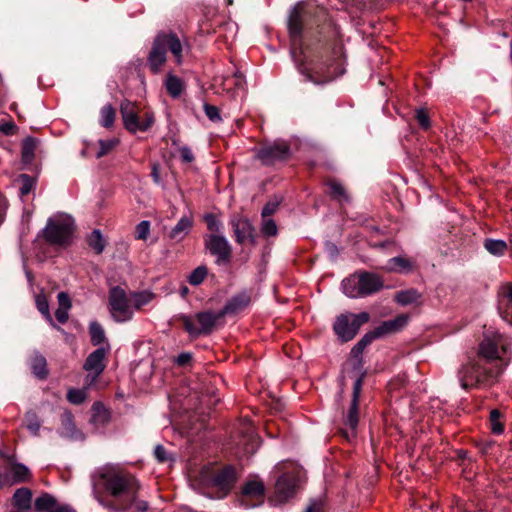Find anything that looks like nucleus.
Returning <instances> with one entry per match:
<instances>
[{
  "label": "nucleus",
  "mask_w": 512,
  "mask_h": 512,
  "mask_svg": "<svg viewBox=\"0 0 512 512\" xmlns=\"http://www.w3.org/2000/svg\"><path fill=\"white\" fill-rule=\"evenodd\" d=\"M341 287L347 297L357 299L370 296L381 290L383 281L374 273L361 271L345 278Z\"/></svg>",
  "instance_id": "f257e3e1"
},
{
  "label": "nucleus",
  "mask_w": 512,
  "mask_h": 512,
  "mask_svg": "<svg viewBox=\"0 0 512 512\" xmlns=\"http://www.w3.org/2000/svg\"><path fill=\"white\" fill-rule=\"evenodd\" d=\"M74 221L68 215H58L50 218L43 230L45 240L57 246H67L71 243Z\"/></svg>",
  "instance_id": "f03ea898"
},
{
  "label": "nucleus",
  "mask_w": 512,
  "mask_h": 512,
  "mask_svg": "<svg viewBox=\"0 0 512 512\" xmlns=\"http://www.w3.org/2000/svg\"><path fill=\"white\" fill-rule=\"evenodd\" d=\"M105 487L116 498L117 507H120L128 497L137 495L140 485L132 475L105 474Z\"/></svg>",
  "instance_id": "7ed1b4c3"
},
{
  "label": "nucleus",
  "mask_w": 512,
  "mask_h": 512,
  "mask_svg": "<svg viewBox=\"0 0 512 512\" xmlns=\"http://www.w3.org/2000/svg\"><path fill=\"white\" fill-rule=\"evenodd\" d=\"M120 113L124 127L131 133L147 131L154 123L153 113L146 111L140 114L135 103L124 100L120 104Z\"/></svg>",
  "instance_id": "20e7f679"
},
{
  "label": "nucleus",
  "mask_w": 512,
  "mask_h": 512,
  "mask_svg": "<svg viewBox=\"0 0 512 512\" xmlns=\"http://www.w3.org/2000/svg\"><path fill=\"white\" fill-rule=\"evenodd\" d=\"M457 377L461 387L468 389L470 386L486 383L495 376L491 370L484 368L478 360L470 359L459 368Z\"/></svg>",
  "instance_id": "39448f33"
},
{
  "label": "nucleus",
  "mask_w": 512,
  "mask_h": 512,
  "mask_svg": "<svg viewBox=\"0 0 512 512\" xmlns=\"http://www.w3.org/2000/svg\"><path fill=\"white\" fill-rule=\"evenodd\" d=\"M368 321L369 314L367 312L342 314L336 318L333 329L341 341L347 342L352 340L360 327Z\"/></svg>",
  "instance_id": "423d86ee"
},
{
  "label": "nucleus",
  "mask_w": 512,
  "mask_h": 512,
  "mask_svg": "<svg viewBox=\"0 0 512 512\" xmlns=\"http://www.w3.org/2000/svg\"><path fill=\"white\" fill-rule=\"evenodd\" d=\"M109 311L116 322H127L133 317V308L130 296L119 286L112 287L109 291Z\"/></svg>",
  "instance_id": "0eeeda50"
},
{
  "label": "nucleus",
  "mask_w": 512,
  "mask_h": 512,
  "mask_svg": "<svg viewBox=\"0 0 512 512\" xmlns=\"http://www.w3.org/2000/svg\"><path fill=\"white\" fill-rule=\"evenodd\" d=\"M201 479L207 486L217 489V498L225 497L236 482L237 475L233 467L227 466L223 469L208 475V471L201 473Z\"/></svg>",
  "instance_id": "6e6552de"
},
{
  "label": "nucleus",
  "mask_w": 512,
  "mask_h": 512,
  "mask_svg": "<svg viewBox=\"0 0 512 512\" xmlns=\"http://www.w3.org/2000/svg\"><path fill=\"white\" fill-rule=\"evenodd\" d=\"M222 318L223 315L221 314V311H203L195 315L198 325H196L193 319L189 316H183L182 321L184 328L189 335L197 337L201 334H210L217 322Z\"/></svg>",
  "instance_id": "1a4fd4ad"
},
{
  "label": "nucleus",
  "mask_w": 512,
  "mask_h": 512,
  "mask_svg": "<svg viewBox=\"0 0 512 512\" xmlns=\"http://www.w3.org/2000/svg\"><path fill=\"white\" fill-rule=\"evenodd\" d=\"M110 351V346L106 343V347H100L90 353L83 365L85 371L88 372L86 376L87 386H91L106 367L105 359Z\"/></svg>",
  "instance_id": "9d476101"
},
{
  "label": "nucleus",
  "mask_w": 512,
  "mask_h": 512,
  "mask_svg": "<svg viewBox=\"0 0 512 512\" xmlns=\"http://www.w3.org/2000/svg\"><path fill=\"white\" fill-rule=\"evenodd\" d=\"M265 496V486L262 480L252 478L242 487L240 504L245 508L255 507L261 504Z\"/></svg>",
  "instance_id": "9b49d317"
},
{
  "label": "nucleus",
  "mask_w": 512,
  "mask_h": 512,
  "mask_svg": "<svg viewBox=\"0 0 512 512\" xmlns=\"http://www.w3.org/2000/svg\"><path fill=\"white\" fill-rule=\"evenodd\" d=\"M205 247L216 257V263H227L231 255V247L227 239L218 234H211L205 238Z\"/></svg>",
  "instance_id": "f8f14e48"
},
{
  "label": "nucleus",
  "mask_w": 512,
  "mask_h": 512,
  "mask_svg": "<svg viewBox=\"0 0 512 512\" xmlns=\"http://www.w3.org/2000/svg\"><path fill=\"white\" fill-rule=\"evenodd\" d=\"M289 147L284 142H275L260 148L257 157L265 165H272L278 161L287 159Z\"/></svg>",
  "instance_id": "ddd939ff"
},
{
  "label": "nucleus",
  "mask_w": 512,
  "mask_h": 512,
  "mask_svg": "<svg viewBox=\"0 0 512 512\" xmlns=\"http://www.w3.org/2000/svg\"><path fill=\"white\" fill-rule=\"evenodd\" d=\"M297 485V477L294 474L284 473L276 482V498L279 502H285L294 495Z\"/></svg>",
  "instance_id": "4468645a"
},
{
  "label": "nucleus",
  "mask_w": 512,
  "mask_h": 512,
  "mask_svg": "<svg viewBox=\"0 0 512 512\" xmlns=\"http://www.w3.org/2000/svg\"><path fill=\"white\" fill-rule=\"evenodd\" d=\"M231 225L238 243H244L247 240L253 241L254 229L247 218L233 217Z\"/></svg>",
  "instance_id": "2eb2a0df"
},
{
  "label": "nucleus",
  "mask_w": 512,
  "mask_h": 512,
  "mask_svg": "<svg viewBox=\"0 0 512 512\" xmlns=\"http://www.w3.org/2000/svg\"><path fill=\"white\" fill-rule=\"evenodd\" d=\"M408 323V316L399 315L394 319L383 321L377 327L374 328L376 336L381 338L383 336L396 333L403 329Z\"/></svg>",
  "instance_id": "dca6fc26"
},
{
  "label": "nucleus",
  "mask_w": 512,
  "mask_h": 512,
  "mask_svg": "<svg viewBox=\"0 0 512 512\" xmlns=\"http://www.w3.org/2000/svg\"><path fill=\"white\" fill-rule=\"evenodd\" d=\"M299 71L306 77L307 81L315 84H324L332 81L334 76L330 72H323L322 68L318 65L306 67L305 65L299 66Z\"/></svg>",
  "instance_id": "f3484780"
},
{
  "label": "nucleus",
  "mask_w": 512,
  "mask_h": 512,
  "mask_svg": "<svg viewBox=\"0 0 512 512\" xmlns=\"http://www.w3.org/2000/svg\"><path fill=\"white\" fill-rule=\"evenodd\" d=\"M166 61V50L158 36L154 39L152 49L148 56V64L154 73H158Z\"/></svg>",
  "instance_id": "a211bd4d"
},
{
  "label": "nucleus",
  "mask_w": 512,
  "mask_h": 512,
  "mask_svg": "<svg viewBox=\"0 0 512 512\" xmlns=\"http://www.w3.org/2000/svg\"><path fill=\"white\" fill-rule=\"evenodd\" d=\"M62 427L59 430V435L63 438L70 440H82V433L76 428L73 421V415L71 412L66 411L61 416Z\"/></svg>",
  "instance_id": "6ab92c4d"
},
{
  "label": "nucleus",
  "mask_w": 512,
  "mask_h": 512,
  "mask_svg": "<svg viewBox=\"0 0 512 512\" xmlns=\"http://www.w3.org/2000/svg\"><path fill=\"white\" fill-rule=\"evenodd\" d=\"M4 472L6 478V486H12L17 483L25 482L30 478V471L23 464L12 465L9 469L4 470Z\"/></svg>",
  "instance_id": "aec40b11"
},
{
  "label": "nucleus",
  "mask_w": 512,
  "mask_h": 512,
  "mask_svg": "<svg viewBox=\"0 0 512 512\" xmlns=\"http://www.w3.org/2000/svg\"><path fill=\"white\" fill-rule=\"evenodd\" d=\"M165 50L169 49L178 64L182 62V45L178 37L173 33H161L157 35Z\"/></svg>",
  "instance_id": "412c9836"
},
{
  "label": "nucleus",
  "mask_w": 512,
  "mask_h": 512,
  "mask_svg": "<svg viewBox=\"0 0 512 512\" xmlns=\"http://www.w3.org/2000/svg\"><path fill=\"white\" fill-rule=\"evenodd\" d=\"M302 6L300 4L293 7V9L290 11L289 18H288V29L290 36L294 39L299 37L302 32L303 27V13H302Z\"/></svg>",
  "instance_id": "4be33fe9"
},
{
  "label": "nucleus",
  "mask_w": 512,
  "mask_h": 512,
  "mask_svg": "<svg viewBox=\"0 0 512 512\" xmlns=\"http://www.w3.org/2000/svg\"><path fill=\"white\" fill-rule=\"evenodd\" d=\"M250 303V297L246 293H240L232 297L224 306L221 311V314L224 316L226 314H236L240 311L244 310Z\"/></svg>",
  "instance_id": "5701e85b"
},
{
  "label": "nucleus",
  "mask_w": 512,
  "mask_h": 512,
  "mask_svg": "<svg viewBox=\"0 0 512 512\" xmlns=\"http://www.w3.org/2000/svg\"><path fill=\"white\" fill-rule=\"evenodd\" d=\"M193 225L191 217L183 216L177 224L171 229L169 237L176 242L182 241L190 232Z\"/></svg>",
  "instance_id": "b1692460"
},
{
  "label": "nucleus",
  "mask_w": 512,
  "mask_h": 512,
  "mask_svg": "<svg viewBox=\"0 0 512 512\" xmlns=\"http://www.w3.org/2000/svg\"><path fill=\"white\" fill-rule=\"evenodd\" d=\"M32 492L28 488H19L13 495V505L20 510H29L31 508Z\"/></svg>",
  "instance_id": "393cba45"
},
{
  "label": "nucleus",
  "mask_w": 512,
  "mask_h": 512,
  "mask_svg": "<svg viewBox=\"0 0 512 512\" xmlns=\"http://www.w3.org/2000/svg\"><path fill=\"white\" fill-rule=\"evenodd\" d=\"M413 268V263L402 256H397L389 259L384 269L389 272H410Z\"/></svg>",
  "instance_id": "a878e982"
},
{
  "label": "nucleus",
  "mask_w": 512,
  "mask_h": 512,
  "mask_svg": "<svg viewBox=\"0 0 512 512\" xmlns=\"http://www.w3.org/2000/svg\"><path fill=\"white\" fill-rule=\"evenodd\" d=\"M110 415L105 406L100 402L92 405L91 423L97 427L104 426L109 421Z\"/></svg>",
  "instance_id": "bb28decb"
},
{
  "label": "nucleus",
  "mask_w": 512,
  "mask_h": 512,
  "mask_svg": "<svg viewBox=\"0 0 512 512\" xmlns=\"http://www.w3.org/2000/svg\"><path fill=\"white\" fill-rule=\"evenodd\" d=\"M31 369L35 377L45 379L48 375L45 357L39 353H35L31 358Z\"/></svg>",
  "instance_id": "cd10ccee"
},
{
  "label": "nucleus",
  "mask_w": 512,
  "mask_h": 512,
  "mask_svg": "<svg viewBox=\"0 0 512 512\" xmlns=\"http://www.w3.org/2000/svg\"><path fill=\"white\" fill-rule=\"evenodd\" d=\"M358 421V403L351 402V406L345 418V425L350 429V433L345 431V435L347 438H350V436H355V430L358 426Z\"/></svg>",
  "instance_id": "c85d7f7f"
},
{
  "label": "nucleus",
  "mask_w": 512,
  "mask_h": 512,
  "mask_svg": "<svg viewBox=\"0 0 512 512\" xmlns=\"http://www.w3.org/2000/svg\"><path fill=\"white\" fill-rule=\"evenodd\" d=\"M165 87L171 97L177 98L184 89V83L179 77L168 74L165 80Z\"/></svg>",
  "instance_id": "c756f323"
},
{
  "label": "nucleus",
  "mask_w": 512,
  "mask_h": 512,
  "mask_svg": "<svg viewBox=\"0 0 512 512\" xmlns=\"http://www.w3.org/2000/svg\"><path fill=\"white\" fill-rule=\"evenodd\" d=\"M153 298L154 294L148 290L133 292L130 294V302L133 309H140L150 303Z\"/></svg>",
  "instance_id": "7c9ffc66"
},
{
  "label": "nucleus",
  "mask_w": 512,
  "mask_h": 512,
  "mask_svg": "<svg viewBox=\"0 0 512 512\" xmlns=\"http://www.w3.org/2000/svg\"><path fill=\"white\" fill-rule=\"evenodd\" d=\"M479 354L487 360L499 358L497 343L490 339H484L480 344Z\"/></svg>",
  "instance_id": "2f4dec72"
},
{
  "label": "nucleus",
  "mask_w": 512,
  "mask_h": 512,
  "mask_svg": "<svg viewBox=\"0 0 512 512\" xmlns=\"http://www.w3.org/2000/svg\"><path fill=\"white\" fill-rule=\"evenodd\" d=\"M241 445L243 446V452L247 455L254 454L260 446V439L250 429L244 436Z\"/></svg>",
  "instance_id": "473e14b6"
},
{
  "label": "nucleus",
  "mask_w": 512,
  "mask_h": 512,
  "mask_svg": "<svg viewBox=\"0 0 512 512\" xmlns=\"http://www.w3.org/2000/svg\"><path fill=\"white\" fill-rule=\"evenodd\" d=\"M420 298V294L415 289L402 290L395 294V301L402 305L406 306L409 304H413L418 301Z\"/></svg>",
  "instance_id": "72a5a7b5"
},
{
  "label": "nucleus",
  "mask_w": 512,
  "mask_h": 512,
  "mask_svg": "<svg viewBox=\"0 0 512 512\" xmlns=\"http://www.w3.org/2000/svg\"><path fill=\"white\" fill-rule=\"evenodd\" d=\"M25 426L33 436H38L41 428V421L37 413L29 410L24 415Z\"/></svg>",
  "instance_id": "f704fd0d"
},
{
  "label": "nucleus",
  "mask_w": 512,
  "mask_h": 512,
  "mask_svg": "<svg viewBox=\"0 0 512 512\" xmlns=\"http://www.w3.org/2000/svg\"><path fill=\"white\" fill-rule=\"evenodd\" d=\"M232 85H234V90H244L245 86V79L244 75L239 71L236 70L232 76L224 77L223 79V86L226 90H231Z\"/></svg>",
  "instance_id": "c9c22d12"
},
{
  "label": "nucleus",
  "mask_w": 512,
  "mask_h": 512,
  "mask_svg": "<svg viewBox=\"0 0 512 512\" xmlns=\"http://www.w3.org/2000/svg\"><path fill=\"white\" fill-rule=\"evenodd\" d=\"M485 249L494 256H501L507 250V243L499 239H486L484 242Z\"/></svg>",
  "instance_id": "e433bc0d"
},
{
  "label": "nucleus",
  "mask_w": 512,
  "mask_h": 512,
  "mask_svg": "<svg viewBox=\"0 0 512 512\" xmlns=\"http://www.w3.org/2000/svg\"><path fill=\"white\" fill-rule=\"evenodd\" d=\"M89 333L91 343L94 346L100 345L106 341L105 331L103 327L96 321H93L89 325Z\"/></svg>",
  "instance_id": "4c0bfd02"
},
{
  "label": "nucleus",
  "mask_w": 512,
  "mask_h": 512,
  "mask_svg": "<svg viewBox=\"0 0 512 512\" xmlns=\"http://www.w3.org/2000/svg\"><path fill=\"white\" fill-rule=\"evenodd\" d=\"M36 306L39 312L49 321L52 327L59 329V327L54 323L50 311H49V303L44 294H39L36 296Z\"/></svg>",
  "instance_id": "58836bf2"
},
{
  "label": "nucleus",
  "mask_w": 512,
  "mask_h": 512,
  "mask_svg": "<svg viewBox=\"0 0 512 512\" xmlns=\"http://www.w3.org/2000/svg\"><path fill=\"white\" fill-rule=\"evenodd\" d=\"M90 248L97 254L103 252L105 248V240L99 230H94L88 237Z\"/></svg>",
  "instance_id": "ea45409f"
},
{
  "label": "nucleus",
  "mask_w": 512,
  "mask_h": 512,
  "mask_svg": "<svg viewBox=\"0 0 512 512\" xmlns=\"http://www.w3.org/2000/svg\"><path fill=\"white\" fill-rule=\"evenodd\" d=\"M115 110L112 105L107 104L102 107L100 111V124L105 128H110L113 126L115 121Z\"/></svg>",
  "instance_id": "a19ab883"
},
{
  "label": "nucleus",
  "mask_w": 512,
  "mask_h": 512,
  "mask_svg": "<svg viewBox=\"0 0 512 512\" xmlns=\"http://www.w3.org/2000/svg\"><path fill=\"white\" fill-rule=\"evenodd\" d=\"M330 195L332 198L338 200L339 202H348L349 196L346 193L343 185L337 181H330L329 184Z\"/></svg>",
  "instance_id": "79ce46f5"
},
{
  "label": "nucleus",
  "mask_w": 512,
  "mask_h": 512,
  "mask_svg": "<svg viewBox=\"0 0 512 512\" xmlns=\"http://www.w3.org/2000/svg\"><path fill=\"white\" fill-rule=\"evenodd\" d=\"M132 507H134L137 511L146 512L149 506L146 501L137 500L135 495L134 498L128 497V499L125 500V502H123L120 507H117V510L125 511Z\"/></svg>",
  "instance_id": "37998d69"
},
{
  "label": "nucleus",
  "mask_w": 512,
  "mask_h": 512,
  "mask_svg": "<svg viewBox=\"0 0 512 512\" xmlns=\"http://www.w3.org/2000/svg\"><path fill=\"white\" fill-rule=\"evenodd\" d=\"M36 141L33 138H26L22 143V160L24 163H30L34 158Z\"/></svg>",
  "instance_id": "c03bdc74"
},
{
  "label": "nucleus",
  "mask_w": 512,
  "mask_h": 512,
  "mask_svg": "<svg viewBox=\"0 0 512 512\" xmlns=\"http://www.w3.org/2000/svg\"><path fill=\"white\" fill-rule=\"evenodd\" d=\"M208 270L207 267L204 265L198 266L195 268L188 276V282L193 286H198L207 277Z\"/></svg>",
  "instance_id": "a18cd8bd"
},
{
  "label": "nucleus",
  "mask_w": 512,
  "mask_h": 512,
  "mask_svg": "<svg viewBox=\"0 0 512 512\" xmlns=\"http://www.w3.org/2000/svg\"><path fill=\"white\" fill-rule=\"evenodd\" d=\"M119 143V140L116 138H111L107 140H99L100 149L96 153L97 158H101L107 155L111 150H113Z\"/></svg>",
  "instance_id": "49530a36"
},
{
  "label": "nucleus",
  "mask_w": 512,
  "mask_h": 512,
  "mask_svg": "<svg viewBox=\"0 0 512 512\" xmlns=\"http://www.w3.org/2000/svg\"><path fill=\"white\" fill-rule=\"evenodd\" d=\"M55 500L48 494H44L38 497L35 501V507L37 510H49L51 511L55 507Z\"/></svg>",
  "instance_id": "de8ad7c7"
},
{
  "label": "nucleus",
  "mask_w": 512,
  "mask_h": 512,
  "mask_svg": "<svg viewBox=\"0 0 512 512\" xmlns=\"http://www.w3.org/2000/svg\"><path fill=\"white\" fill-rule=\"evenodd\" d=\"M87 397L86 388L84 389H70L67 393V399L70 403L79 405L85 401Z\"/></svg>",
  "instance_id": "09e8293b"
},
{
  "label": "nucleus",
  "mask_w": 512,
  "mask_h": 512,
  "mask_svg": "<svg viewBox=\"0 0 512 512\" xmlns=\"http://www.w3.org/2000/svg\"><path fill=\"white\" fill-rule=\"evenodd\" d=\"M491 430L494 434H501L504 431L503 424L500 422V412L492 410L490 412Z\"/></svg>",
  "instance_id": "8fccbe9b"
},
{
  "label": "nucleus",
  "mask_w": 512,
  "mask_h": 512,
  "mask_svg": "<svg viewBox=\"0 0 512 512\" xmlns=\"http://www.w3.org/2000/svg\"><path fill=\"white\" fill-rule=\"evenodd\" d=\"M19 179L21 181V187H20V194L21 196H25L29 194L33 188L34 181L33 179L27 175V174H21L19 176Z\"/></svg>",
  "instance_id": "3c124183"
},
{
  "label": "nucleus",
  "mask_w": 512,
  "mask_h": 512,
  "mask_svg": "<svg viewBox=\"0 0 512 512\" xmlns=\"http://www.w3.org/2000/svg\"><path fill=\"white\" fill-rule=\"evenodd\" d=\"M261 231L266 236H275L277 234V226L274 220L272 219H264Z\"/></svg>",
  "instance_id": "603ef678"
},
{
  "label": "nucleus",
  "mask_w": 512,
  "mask_h": 512,
  "mask_svg": "<svg viewBox=\"0 0 512 512\" xmlns=\"http://www.w3.org/2000/svg\"><path fill=\"white\" fill-rule=\"evenodd\" d=\"M204 111H205L206 116L212 122H220L222 120L221 116H220L219 109L216 106L205 103Z\"/></svg>",
  "instance_id": "864d4df0"
},
{
  "label": "nucleus",
  "mask_w": 512,
  "mask_h": 512,
  "mask_svg": "<svg viewBox=\"0 0 512 512\" xmlns=\"http://www.w3.org/2000/svg\"><path fill=\"white\" fill-rule=\"evenodd\" d=\"M149 232H150V222L149 221H146V220L141 221L136 226V238L137 239L145 240L148 237Z\"/></svg>",
  "instance_id": "5fc2aeb1"
},
{
  "label": "nucleus",
  "mask_w": 512,
  "mask_h": 512,
  "mask_svg": "<svg viewBox=\"0 0 512 512\" xmlns=\"http://www.w3.org/2000/svg\"><path fill=\"white\" fill-rule=\"evenodd\" d=\"M204 220L207 224V228L210 231L219 232L221 230L222 224L213 214L205 215Z\"/></svg>",
  "instance_id": "6e6d98bb"
},
{
  "label": "nucleus",
  "mask_w": 512,
  "mask_h": 512,
  "mask_svg": "<svg viewBox=\"0 0 512 512\" xmlns=\"http://www.w3.org/2000/svg\"><path fill=\"white\" fill-rule=\"evenodd\" d=\"M279 204H280V199H277V198L267 202L266 205L262 209L263 218H266V217L274 214L277 211Z\"/></svg>",
  "instance_id": "4d7b16f0"
},
{
  "label": "nucleus",
  "mask_w": 512,
  "mask_h": 512,
  "mask_svg": "<svg viewBox=\"0 0 512 512\" xmlns=\"http://www.w3.org/2000/svg\"><path fill=\"white\" fill-rule=\"evenodd\" d=\"M416 119L422 128L428 129L430 127V119L424 109H418L416 111Z\"/></svg>",
  "instance_id": "13d9d810"
},
{
  "label": "nucleus",
  "mask_w": 512,
  "mask_h": 512,
  "mask_svg": "<svg viewBox=\"0 0 512 512\" xmlns=\"http://www.w3.org/2000/svg\"><path fill=\"white\" fill-rule=\"evenodd\" d=\"M154 455L156 459L161 462H167L170 460V455L162 445H157L154 449Z\"/></svg>",
  "instance_id": "bf43d9fd"
},
{
  "label": "nucleus",
  "mask_w": 512,
  "mask_h": 512,
  "mask_svg": "<svg viewBox=\"0 0 512 512\" xmlns=\"http://www.w3.org/2000/svg\"><path fill=\"white\" fill-rule=\"evenodd\" d=\"M179 154L182 162L184 163H191L194 160L193 152L187 146L180 147Z\"/></svg>",
  "instance_id": "052dcab7"
},
{
  "label": "nucleus",
  "mask_w": 512,
  "mask_h": 512,
  "mask_svg": "<svg viewBox=\"0 0 512 512\" xmlns=\"http://www.w3.org/2000/svg\"><path fill=\"white\" fill-rule=\"evenodd\" d=\"M57 299H58V304H59L58 308H63V309H68V310L71 308V300H70L69 295L66 292H60L57 296Z\"/></svg>",
  "instance_id": "680f3d73"
},
{
  "label": "nucleus",
  "mask_w": 512,
  "mask_h": 512,
  "mask_svg": "<svg viewBox=\"0 0 512 512\" xmlns=\"http://www.w3.org/2000/svg\"><path fill=\"white\" fill-rule=\"evenodd\" d=\"M305 512H323V501L320 499L311 500Z\"/></svg>",
  "instance_id": "e2e57ef3"
},
{
  "label": "nucleus",
  "mask_w": 512,
  "mask_h": 512,
  "mask_svg": "<svg viewBox=\"0 0 512 512\" xmlns=\"http://www.w3.org/2000/svg\"><path fill=\"white\" fill-rule=\"evenodd\" d=\"M506 297H507V300H508L507 308H506L505 311L501 312L502 315H503V318H506L507 316L512 314V285H509L507 287Z\"/></svg>",
  "instance_id": "0e129e2a"
},
{
  "label": "nucleus",
  "mask_w": 512,
  "mask_h": 512,
  "mask_svg": "<svg viewBox=\"0 0 512 512\" xmlns=\"http://www.w3.org/2000/svg\"><path fill=\"white\" fill-rule=\"evenodd\" d=\"M362 388V379L358 378L353 385L352 402L358 403L359 396Z\"/></svg>",
  "instance_id": "69168bd1"
},
{
  "label": "nucleus",
  "mask_w": 512,
  "mask_h": 512,
  "mask_svg": "<svg viewBox=\"0 0 512 512\" xmlns=\"http://www.w3.org/2000/svg\"><path fill=\"white\" fill-rule=\"evenodd\" d=\"M191 359H192L191 353L183 352L177 356L175 362L180 366H185L190 363Z\"/></svg>",
  "instance_id": "338daca9"
},
{
  "label": "nucleus",
  "mask_w": 512,
  "mask_h": 512,
  "mask_svg": "<svg viewBox=\"0 0 512 512\" xmlns=\"http://www.w3.org/2000/svg\"><path fill=\"white\" fill-rule=\"evenodd\" d=\"M68 309L58 308L55 311V317L58 322L65 323L68 320Z\"/></svg>",
  "instance_id": "774afa93"
}]
</instances>
